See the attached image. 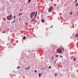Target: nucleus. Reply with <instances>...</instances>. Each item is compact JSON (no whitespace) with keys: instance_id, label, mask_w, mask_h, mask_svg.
<instances>
[{"instance_id":"obj_1","label":"nucleus","mask_w":78,"mask_h":78,"mask_svg":"<svg viewBox=\"0 0 78 78\" xmlns=\"http://www.w3.org/2000/svg\"><path fill=\"white\" fill-rule=\"evenodd\" d=\"M10 16H7V19L8 20H10L11 19V18L12 17V14H10Z\"/></svg>"},{"instance_id":"obj_2","label":"nucleus","mask_w":78,"mask_h":78,"mask_svg":"<svg viewBox=\"0 0 78 78\" xmlns=\"http://www.w3.org/2000/svg\"><path fill=\"white\" fill-rule=\"evenodd\" d=\"M53 9V6H51L48 9V11L49 12H50L52 11V10Z\"/></svg>"},{"instance_id":"obj_3","label":"nucleus","mask_w":78,"mask_h":78,"mask_svg":"<svg viewBox=\"0 0 78 78\" xmlns=\"http://www.w3.org/2000/svg\"><path fill=\"white\" fill-rule=\"evenodd\" d=\"M34 14H35V12H32L30 14V18L31 19V18H33V17L34 16Z\"/></svg>"},{"instance_id":"obj_4","label":"nucleus","mask_w":78,"mask_h":78,"mask_svg":"<svg viewBox=\"0 0 78 78\" xmlns=\"http://www.w3.org/2000/svg\"><path fill=\"white\" fill-rule=\"evenodd\" d=\"M58 53L59 54H61L62 53V50L60 49H58L57 51Z\"/></svg>"},{"instance_id":"obj_5","label":"nucleus","mask_w":78,"mask_h":78,"mask_svg":"<svg viewBox=\"0 0 78 78\" xmlns=\"http://www.w3.org/2000/svg\"><path fill=\"white\" fill-rule=\"evenodd\" d=\"M60 49H62L63 51H64V47L63 46H61L60 47Z\"/></svg>"},{"instance_id":"obj_6","label":"nucleus","mask_w":78,"mask_h":78,"mask_svg":"<svg viewBox=\"0 0 78 78\" xmlns=\"http://www.w3.org/2000/svg\"><path fill=\"white\" fill-rule=\"evenodd\" d=\"M34 22V19L32 18L31 20V22Z\"/></svg>"},{"instance_id":"obj_7","label":"nucleus","mask_w":78,"mask_h":78,"mask_svg":"<svg viewBox=\"0 0 78 78\" xmlns=\"http://www.w3.org/2000/svg\"><path fill=\"white\" fill-rule=\"evenodd\" d=\"M75 37L76 38V37H78V33L77 34L75 35Z\"/></svg>"},{"instance_id":"obj_8","label":"nucleus","mask_w":78,"mask_h":78,"mask_svg":"<svg viewBox=\"0 0 78 78\" xmlns=\"http://www.w3.org/2000/svg\"><path fill=\"white\" fill-rule=\"evenodd\" d=\"M37 11H36V13L35 14V15L34 16V17H36V16L37 15Z\"/></svg>"},{"instance_id":"obj_9","label":"nucleus","mask_w":78,"mask_h":78,"mask_svg":"<svg viewBox=\"0 0 78 78\" xmlns=\"http://www.w3.org/2000/svg\"><path fill=\"white\" fill-rule=\"evenodd\" d=\"M23 14V13H19L18 14L19 16H20V15H22Z\"/></svg>"},{"instance_id":"obj_10","label":"nucleus","mask_w":78,"mask_h":78,"mask_svg":"<svg viewBox=\"0 0 78 78\" xmlns=\"http://www.w3.org/2000/svg\"><path fill=\"white\" fill-rule=\"evenodd\" d=\"M41 21L42 22H45V20H43L42 19L41 20Z\"/></svg>"},{"instance_id":"obj_11","label":"nucleus","mask_w":78,"mask_h":78,"mask_svg":"<svg viewBox=\"0 0 78 78\" xmlns=\"http://www.w3.org/2000/svg\"><path fill=\"white\" fill-rule=\"evenodd\" d=\"M40 78L41 77V73H39L38 74Z\"/></svg>"},{"instance_id":"obj_12","label":"nucleus","mask_w":78,"mask_h":78,"mask_svg":"<svg viewBox=\"0 0 78 78\" xmlns=\"http://www.w3.org/2000/svg\"><path fill=\"white\" fill-rule=\"evenodd\" d=\"M55 57H58L59 56V55H55Z\"/></svg>"},{"instance_id":"obj_13","label":"nucleus","mask_w":78,"mask_h":78,"mask_svg":"<svg viewBox=\"0 0 78 78\" xmlns=\"http://www.w3.org/2000/svg\"><path fill=\"white\" fill-rule=\"evenodd\" d=\"M78 3H77L75 5V6H78Z\"/></svg>"},{"instance_id":"obj_14","label":"nucleus","mask_w":78,"mask_h":78,"mask_svg":"<svg viewBox=\"0 0 78 78\" xmlns=\"http://www.w3.org/2000/svg\"><path fill=\"white\" fill-rule=\"evenodd\" d=\"M15 18H16V15H14L13 16V19H15Z\"/></svg>"},{"instance_id":"obj_15","label":"nucleus","mask_w":78,"mask_h":78,"mask_svg":"<svg viewBox=\"0 0 78 78\" xmlns=\"http://www.w3.org/2000/svg\"><path fill=\"white\" fill-rule=\"evenodd\" d=\"M26 39V37H23V39Z\"/></svg>"},{"instance_id":"obj_16","label":"nucleus","mask_w":78,"mask_h":78,"mask_svg":"<svg viewBox=\"0 0 78 78\" xmlns=\"http://www.w3.org/2000/svg\"><path fill=\"white\" fill-rule=\"evenodd\" d=\"M30 67H29V68H26V69L28 70L29 69H30Z\"/></svg>"},{"instance_id":"obj_17","label":"nucleus","mask_w":78,"mask_h":78,"mask_svg":"<svg viewBox=\"0 0 78 78\" xmlns=\"http://www.w3.org/2000/svg\"><path fill=\"white\" fill-rule=\"evenodd\" d=\"M31 1V0H28V3H30V2Z\"/></svg>"},{"instance_id":"obj_18","label":"nucleus","mask_w":78,"mask_h":78,"mask_svg":"<svg viewBox=\"0 0 78 78\" xmlns=\"http://www.w3.org/2000/svg\"><path fill=\"white\" fill-rule=\"evenodd\" d=\"M73 60L74 61H76V58H73Z\"/></svg>"},{"instance_id":"obj_19","label":"nucleus","mask_w":78,"mask_h":78,"mask_svg":"<svg viewBox=\"0 0 78 78\" xmlns=\"http://www.w3.org/2000/svg\"><path fill=\"white\" fill-rule=\"evenodd\" d=\"M28 23H26V25L27 26V25H28Z\"/></svg>"},{"instance_id":"obj_20","label":"nucleus","mask_w":78,"mask_h":78,"mask_svg":"<svg viewBox=\"0 0 78 78\" xmlns=\"http://www.w3.org/2000/svg\"><path fill=\"white\" fill-rule=\"evenodd\" d=\"M59 56L61 57V58H63L62 56L60 55Z\"/></svg>"},{"instance_id":"obj_21","label":"nucleus","mask_w":78,"mask_h":78,"mask_svg":"<svg viewBox=\"0 0 78 78\" xmlns=\"http://www.w3.org/2000/svg\"><path fill=\"white\" fill-rule=\"evenodd\" d=\"M49 69H51V66H49Z\"/></svg>"},{"instance_id":"obj_22","label":"nucleus","mask_w":78,"mask_h":78,"mask_svg":"<svg viewBox=\"0 0 78 78\" xmlns=\"http://www.w3.org/2000/svg\"><path fill=\"white\" fill-rule=\"evenodd\" d=\"M54 63H55V65L56 64V61H55L54 62Z\"/></svg>"},{"instance_id":"obj_23","label":"nucleus","mask_w":78,"mask_h":78,"mask_svg":"<svg viewBox=\"0 0 78 78\" xmlns=\"http://www.w3.org/2000/svg\"><path fill=\"white\" fill-rule=\"evenodd\" d=\"M44 70V68H42L41 69V70Z\"/></svg>"},{"instance_id":"obj_24","label":"nucleus","mask_w":78,"mask_h":78,"mask_svg":"<svg viewBox=\"0 0 78 78\" xmlns=\"http://www.w3.org/2000/svg\"><path fill=\"white\" fill-rule=\"evenodd\" d=\"M15 22H16V21H15V20H14V21H13V23H15Z\"/></svg>"},{"instance_id":"obj_25","label":"nucleus","mask_w":78,"mask_h":78,"mask_svg":"<svg viewBox=\"0 0 78 78\" xmlns=\"http://www.w3.org/2000/svg\"><path fill=\"white\" fill-rule=\"evenodd\" d=\"M5 31H4L2 32V34L5 33Z\"/></svg>"},{"instance_id":"obj_26","label":"nucleus","mask_w":78,"mask_h":78,"mask_svg":"<svg viewBox=\"0 0 78 78\" xmlns=\"http://www.w3.org/2000/svg\"><path fill=\"white\" fill-rule=\"evenodd\" d=\"M76 2H77V0H76L75 1V3H76Z\"/></svg>"},{"instance_id":"obj_27","label":"nucleus","mask_w":78,"mask_h":78,"mask_svg":"<svg viewBox=\"0 0 78 78\" xmlns=\"http://www.w3.org/2000/svg\"><path fill=\"white\" fill-rule=\"evenodd\" d=\"M57 75V74H56V73L55 74V76H56Z\"/></svg>"},{"instance_id":"obj_28","label":"nucleus","mask_w":78,"mask_h":78,"mask_svg":"<svg viewBox=\"0 0 78 78\" xmlns=\"http://www.w3.org/2000/svg\"><path fill=\"white\" fill-rule=\"evenodd\" d=\"M35 73H36V72H37V70H35Z\"/></svg>"},{"instance_id":"obj_29","label":"nucleus","mask_w":78,"mask_h":78,"mask_svg":"<svg viewBox=\"0 0 78 78\" xmlns=\"http://www.w3.org/2000/svg\"><path fill=\"white\" fill-rule=\"evenodd\" d=\"M19 68H20V66H18V67H17V68H18V69H19Z\"/></svg>"},{"instance_id":"obj_30","label":"nucleus","mask_w":78,"mask_h":78,"mask_svg":"<svg viewBox=\"0 0 78 78\" xmlns=\"http://www.w3.org/2000/svg\"><path fill=\"white\" fill-rule=\"evenodd\" d=\"M21 11H22V9H21L20 10V12H21Z\"/></svg>"},{"instance_id":"obj_31","label":"nucleus","mask_w":78,"mask_h":78,"mask_svg":"<svg viewBox=\"0 0 78 78\" xmlns=\"http://www.w3.org/2000/svg\"><path fill=\"white\" fill-rule=\"evenodd\" d=\"M51 59H53V57H52Z\"/></svg>"},{"instance_id":"obj_32","label":"nucleus","mask_w":78,"mask_h":78,"mask_svg":"<svg viewBox=\"0 0 78 78\" xmlns=\"http://www.w3.org/2000/svg\"><path fill=\"white\" fill-rule=\"evenodd\" d=\"M70 15H71V14H72V12L70 13Z\"/></svg>"},{"instance_id":"obj_33","label":"nucleus","mask_w":78,"mask_h":78,"mask_svg":"<svg viewBox=\"0 0 78 78\" xmlns=\"http://www.w3.org/2000/svg\"><path fill=\"white\" fill-rule=\"evenodd\" d=\"M51 0V2H52V1H53V0Z\"/></svg>"},{"instance_id":"obj_34","label":"nucleus","mask_w":78,"mask_h":78,"mask_svg":"<svg viewBox=\"0 0 78 78\" xmlns=\"http://www.w3.org/2000/svg\"><path fill=\"white\" fill-rule=\"evenodd\" d=\"M74 41H76V39H75V40Z\"/></svg>"},{"instance_id":"obj_35","label":"nucleus","mask_w":78,"mask_h":78,"mask_svg":"<svg viewBox=\"0 0 78 78\" xmlns=\"http://www.w3.org/2000/svg\"><path fill=\"white\" fill-rule=\"evenodd\" d=\"M21 20V19H20H20H19V20Z\"/></svg>"},{"instance_id":"obj_36","label":"nucleus","mask_w":78,"mask_h":78,"mask_svg":"<svg viewBox=\"0 0 78 78\" xmlns=\"http://www.w3.org/2000/svg\"><path fill=\"white\" fill-rule=\"evenodd\" d=\"M11 74H10V76H11Z\"/></svg>"},{"instance_id":"obj_37","label":"nucleus","mask_w":78,"mask_h":78,"mask_svg":"<svg viewBox=\"0 0 78 78\" xmlns=\"http://www.w3.org/2000/svg\"><path fill=\"white\" fill-rule=\"evenodd\" d=\"M1 32V30H0V32Z\"/></svg>"}]
</instances>
